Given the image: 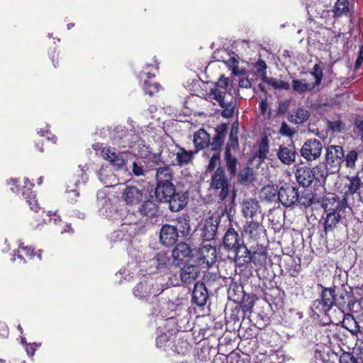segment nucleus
Returning <instances> with one entry per match:
<instances>
[{
    "instance_id": "c756f323",
    "label": "nucleus",
    "mask_w": 363,
    "mask_h": 363,
    "mask_svg": "<svg viewBox=\"0 0 363 363\" xmlns=\"http://www.w3.org/2000/svg\"><path fill=\"white\" fill-rule=\"evenodd\" d=\"M193 142L196 149V152H197L210 146V135L204 129H199L195 132Z\"/></svg>"
},
{
    "instance_id": "9d476101",
    "label": "nucleus",
    "mask_w": 363,
    "mask_h": 363,
    "mask_svg": "<svg viewBox=\"0 0 363 363\" xmlns=\"http://www.w3.org/2000/svg\"><path fill=\"white\" fill-rule=\"evenodd\" d=\"M323 145L320 140L313 138L307 140L300 150L301 155L308 162L317 160L321 155Z\"/></svg>"
},
{
    "instance_id": "aec40b11",
    "label": "nucleus",
    "mask_w": 363,
    "mask_h": 363,
    "mask_svg": "<svg viewBox=\"0 0 363 363\" xmlns=\"http://www.w3.org/2000/svg\"><path fill=\"white\" fill-rule=\"evenodd\" d=\"M215 131L216 134L213 137L212 141H210V147L213 151L218 152L224 143L228 133V125L221 123L216 128Z\"/></svg>"
},
{
    "instance_id": "7c9ffc66",
    "label": "nucleus",
    "mask_w": 363,
    "mask_h": 363,
    "mask_svg": "<svg viewBox=\"0 0 363 363\" xmlns=\"http://www.w3.org/2000/svg\"><path fill=\"white\" fill-rule=\"evenodd\" d=\"M178 151L176 152V164L179 167H184L192 162L194 155L196 152L186 150L184 147L179 145L176 146Z\"/></svg>"
},
{
    "instance_id": "e2e57ef3",
    "label": "nucleus",
    "mask_w": 363,
    "mask_h": 363,
    "mask_svg": "<svg viewBox=\"0 0 363 363\" xmlns=\"http://www.w3.org/2000/svg\"><path fill=\"white\" fill-rule=\"evenodd\" d=\"M147 158L152 163L151 167L159 165L162 162L160 154L150 153V156Z\"/></svg>"
},
{
    "instance_id": "423d86ee",
    "label": "nucleus",
    "mask_w": 363,
    "mask_h": 363,
    "mask_svg": "<svg viewBox=\"0 0 363 363\" xmlns=\"http://www.w3.org/2000/svg\"><path fill=\"white\" fill-rule=\"evenodd\" d=\"M113 143L118 147H132L140 141V135L133 128L116 127L111 133Z\"/></svg>"
},
{
    "instance_id": "4be33fe9",
    "label": "nucleus",
    "mask_w": 363,
    "mask_h": 363,
    "mask_svg": "<svg viewBox=\"0 0 363 363\" xmlns=\"http://www.w3.org/2000/svg\"><path fill=\"white\" fill-rule=\"evenodd\" d=\"M233 254L235 264L239 267L244 266L252 261L251 250H248L244 242L231 252Z\"/></svg>"
},
{
    "instance_id": "37998d69",
    "label": "nucleus",
    "mask_w": 363,
    "mask_h": 363,
    "mask_svg": "<svg viewBox=\"0 0 363 363\" xmlns=\"http://www.w3.org/2000/svg\"><path fill=\"white\" fill-rule=\"evenodd\" d=\"M348 11L347 0H337L333 9L334 17H340L344 14H347Z\"/></svg>"
},
{
    "instance_id": "dca6fc26",
    "label": "nucleus",
    "mask_w": 363,
    "mask_h": 363,
    "mask_svg": "<svg viewBox=\"0 0 363 363\" xmlns=\"http://www.w3.org/2000/svg\"><path fill=\"white\" fill-rule=\"evenodd\" d=\"M179 235L177 231V228L171 225H164L160 232V239L161 243L167 247H170L174 245L179 238Z\"/></svg>"
},
{
    "instance_id": "c03bdc74",
    "label": "nucleus",
    "mask_w": 363,
    "mask_h": 363,
    "mask_svg": "<svg viewBox=\"0 0 363 363\" xmlns=\"http://www.w3.org/2000/svg\"><path fill=\"white\" fill-rule=\"evenodd\" d=\"M263 82L272 86L275 89L289 90L290 88L289 83L276 78L268 77L267 76H264Z\"/></svg>"
},
{
    "instance_id": "052dcab7",
    "label": "nucleus",
    "mask_w": 363,
    "mask_h": 363,
    "mask_svg": "<svg viewBox=\"0 0 363 363\" xmlns=\"http://www.w3.org/2000/svg\"><path fill=\"white\" fill-rule=\"evenodd\" d=\"M189 345L185 341H179L175 345V351L179 354H184L189 350Z\"/></svg>"
},
{
    "instance_id": "4c0bfd02",
    "label": "nucleus",
    "mask_w": 363,
    "mask_h": 363,
    "mask_svg": "<svg viewBox=\"0 0 363 363\" xmlns=\"http://www.w3.org/2000/svg\"><path fill=\"white\" fill-rule=\"evenodd\" d=\"M239 132L238 123L234 122L230 129L229 140L226 145L225 150L236 149L238 147V134Z\"/></svg>"
},
{
    "instance_id": "1a4fd4ad",
    "label": "nucleus",
    "mask_w": 363,
    "mask_h": 363,
    "mask_svg": "<svg viewBox=\"0 0 363 363\" xmlns=\"http://www.w3.org/2000/svg\"><path fill=\"white\" fill-rule=\"evenodd\" d=\"M345 152L340 145H330L326 148L325 161L327 166L333 168V172L338 171L344 162Z\"/></svg>"
},
{
    "instance_id": "774afa93",
    "label": "nucleus",
    "mask_w": 363,
    "mask_h": 363,
    "mask_svg": "<svg viewBox=\"0 0 363 363\" xmlns=\"http://www.w3.org/2000/svg\"><path fill=\"white\" fill-rule=\"evenodd\" d=\"M67 199L69 202H74L79 196V193L76 189H71L67 191Z\"/></svg>"
},
{
    "instance_id": "0e129e2a",
    "label": "nucleus",
    "mask_w": 363,
    "mask_h": 363,
    "mask_svg": "<svg viewBox=\"0 0 363 363\" xmlns=\"http://www.w3.org/2000/svg\"><path fill=\"white\" fill-rule=\"evenodd\" d=\"M289 105H290V101L289 100H285V101H280L279 103V106H278V113H285L289 108Z\"/></svg>"
},
{
    "instance_id": "4d7b16f0",
    "label": "nucleus",
    "mask_w": 363,
    "mask_h": 363,
    "mask_svg": "<svg viewBox=\"0 0 363 363\" xmlns=\"http://www.w3.org/2000/svg\"><path fill=\"white\" fill-rule=\"evenodd\" d=\"M197 358L200 362L203 363L209 362L211 359L209 355V349H201L200 351H199L197 353Z\"/></svg>"
},
{
    "instance_id": "72a5a7b5",
    "label": "nucleus",
    "mask_w": 363,
    "mask_h": 363,
    "mask_svg": "<svg viewBox=\"0 0 363 363\" xmlns=\"http://www.w3.org/2000/svg\"><path fill=\"white\" fill-rule=\"evenodd\" d=\"M310 113L308 110L303 107H299L294 110L289 115V120L295 124H301L307 121Z\"/></svg>"
},
{
    "instance_id": "680f3d73",
    "label": "nucleus",
    "mask_w": 363,
    "mask_h": 363,
    "mask_svg": "<svg viewBox=\"0 0 363 363\" xmlns=\"http://www.w3.org/2000/svg\"><path fill=\"white\" fill-rule=\"evenodd\" d=\"M259 108L261 113L264 116H269L271 115L270 109L268 107V104L267 99H262L259 103Z\"/></svg>"
},
{
    "instance_id": "a878e982",
    "label": "nucleus",
    "mask_w": 363,
    "mask_h": 363,
    "mask_svg": "<svg viewBox=\"0 0 363 363\" xmlns=\"http://www.w3.org/2000/svg\"><path fill=\"white\" fill-rule=\"evenodd\" d=\"M175 191V187L172 182H164L157 184L155 194L158 201L166 202Z\"/></svg>"
},
{
    "instance_id": "5fc2aeb1",
    "label": "nucleus",
    "mask_w": 363,
    "mask_h": 363,
    "mask_svg": "<svg viewBox=\"0 0 363 363\" xmlns=\"http://www.w3.org/2000/svg\"><path fill=\"white\" fill-rule=\"evenodd\" d=\"M220 161V155L218 152H215L211 156L208 164L206 167V172H213L216 168L218 162Z\"/></svg>"
},
{
    "instance_id": "8fccbe9b",
    "label": "nucleus",
    "mask_w": 363,
    "mask_h": 363,
    "mask_svg": "<svg viewBox=\"0 0 363 363\" xmlns=\"http://www.w3.org/2000/svg\"><path fill=\"white\" fill-rule=\"evenodd\" d=\"M362 182L360 179L357 176L352 177L350 179V183L347 186L348 190L346 191V194L352 195L357 192L359 189Z\"/></svg>"
},
{
    "instance_id": "5701e85b",
    "label": "nucleus",
    "mask_w": 363,
    "mask_h": 363,
    "mask_svg": "<svg viewBox=\"0 0 363 363\" xmlns=\"http://www.w3.org/2000/svg\"><path fill=\"white\" fill-rule=\"evenodd\" d=\"M343 328L350 331L352 335H357L363 328V318L360 317H354L351 314H345L342 321Z\"/></svg>"
},
{
    "instance_id": "412c9836",
    "label": "nucleus",
    "mask_w": 363,
    "mask_h": 363,
    "mask_svg": "<svg viewBox=\"0 0 363 363\" xmlns=\"http://www.w3.org/2000/svg\"><path fill=\"white\" fill-rule=\"evenodd\" d=\"M192 256V250L189 247V245L184 242L178 244L172 253V257L173 259L172 264L175 267H179L181 262L184 259L190 257Z\"/></svg>"
},
{
    "instance_id": "4468645a",
    "label": "nucleus",
    "mask_w": 363,
    "mask_h": 363,
    "mask_svg": "<svg viewBox=\"0 0 363 363\" xmlns=\"http://www.w3.org/2000/svg\"><path fill=\"white\" fill-rule=\"evenodd\" d=\"M335 302V306L340 309L343 310L345 306L350 308L354 304L353 294L351 290L348 291L344 284H342L340 287L336 286Z\"/></svg>"
},
{
    "instance_id": "c85d7f7f",
    "label": "nucleus",
    "mask_w": 363,
    "mask_h": 363,
    "mask_svg": "<svg viewBox=\"0 0 363 363\" xmlns=\"http://www.w3.org/2000/svg\"><path fill=\"white\" fill-rule=\"evenodd\" d=\"M242 212L245 218H254L260 212L258 201L253 199L243 201Z\"/></svg>"
},
{
    "instance_id": "6e6d98bb",
    "label": "nucleus",
    "mask_w": 363,
    "mask_h": 363,
    "mask_svg": "<svg viewBox=\"0 0 363 363\" xmlns=\"http://www.w3.org/2000/svg\"><path fill=\"white\" fill-rule=\"evenodd\" d=\"M267 67L266 62L262 60H259L255 65L256 70L260 74L262 81H264V76H267Z\"/></svg>"
},
{
    "instance_id": "3c124183",
    "label": "nucleus",
    "mask_w": 363,
    "mask_h": 363,
    "mask_svg": "<svg viewBox=\"0 0 363 363\" xmlns=\"http://www.w3.org/2000/svg\"><path fill=\"white\" fill-rule=\"evenodd\" d=\"M358 159L357 152L354 150H350L344 157V162L347 168L354 169L355 162Z\"/></svg>"
},
{
    "instance_id": "7ed1b4c3",
    "label": "nucleus",
    "mask_w": 363,
    "mask_h": 363,
    "mask_svg": "<svg viewBox=\"0 0 363 363\" xmlns=\"http://www.w3.org/2000/svg\"><path fill=\"white\" fill-rule=\"evenodd\" d=\"M228 82L229 80L227 77L223 75L220 76L216 87L211 89L208 94L210 99L216 100L218 105L223 108L221 116L225 118H230L233 116L235 108V102L233 99L230 101L225 100V89L228 85Z\"/></svg>"
},
{
    "instance_id": "6e6552de",
    "label": "nucleus",
    "mask_w": 363,
    "mask_h": 363,
    "mask_svg": "<svg viewBox=\"0 0 363 363\" xmlns=\"http://www.w3.org/2000/svg\"><path fill=\"white\" fill-rule=\"evenodd\" d=\"M101 155L104 160L108 161L110 164L118 170L123 169L128 162V157L130 154L127 151L116 152L111 147H105L101 150Z\"/></svg>"
},
{
    "instance_id": "bf43d9fd",
    "label": "nucleus",
    "mask_w": 363,
    "mask_h": 363,
    "mask_svg": "<svg viewBox=\"0 0 363 363\" xmlns=\"http://www.w3.org/2000/svg\"><path fill=\"white\" fill-rule=\"evenodd\" d=\"M279 133L285 136H292L295 133L294 130L286 122H282Z\"/></svg>"
},
{
    "instance_id": "c9c22d12",
    "label": "nucleus",
    "mask_w": 363,
    "mask_h": 363,
    "mask_svg": "<svg viewBox=\"0 0 363 363\" xmlns=\"http://www.w3.org/2000/svg\"><path fill=\"white\" fill-rule=\"evenodd\" d=\"M340 220V215L336 211L327 214L324 222V231L325 234L332 230Z\"/></svg>"
},
{
    "instance_id": "58836bf2",
    "label": "nucleus",
    "mask_w": 363,
    "mask_h": 363,
    "mask_svg": "<svg viewBox=\"0 0 363 363\" xmlns=\"http://www.w3.org/2000/svg\"><path fill=\"white\" fill-rule=\"evenodd\" d=\"M24 183L26 186L23 189L22 195L26 199V202L30 206V208L36 211L38 208V205L37 203V201L35 200L34 194L31 191L30 188L29 186H27L28 184L29 183L28 179H26Z\"/></svg>"
},
{
    "instance_id": "e433bc0d",
    "label": "nucleus",
    "mask_w": 363,
    "mask_h": 363,
    "mask_svg": "<svg viewBox=\"0 0 363 363\" xmlns=\"http://www.w3.org/2000/svg\"><path fill=\"white\" fill-rule=\"evenodd\" d=\"M155 178L157 182V184L172 182V174L171 168L168 166L157 168L155 174Z\"/></svg>"
},
{
    "instance_id": "473e14b6",
    "label": "nucleus",
    "mask_w": 363,
    "mask_h": 363,
    "mask_svg": "<svg viewBox=\"0 0 363 363\" xmlns=\"http://www.w3.org/2000/svg\"><path fill=\"white\" fill-rule=\"evenodd\" d=\"M190 218L187 215H182L177 218V225L174 228H177V231L178 234H181L182 237L188 236L191 233V226H190Z\"/></svg>"
},
{
    "instance_id": "49530a36",
    "label": "nucleus",
    "mask_w": 363,
    "mask_h": 363,
    "mask_svg": "<svg viewBox=\"0 0 363 363\" xmlns=\"http://www.w3.org/2000/svg\"><path fill=\"white\" fill-rule=\"evenodd\" d=\"M252 169L250 167H245L240 171L238 174V182L240 184H247L252 180Z\"/></svg>"
},
{
    "instance_id": "393cba45",
    "label": "nucleus",
    "mask_w": 363,
    "mask_h": 363,
    "mask_svg": "<svg viewBox=\"0 0 363 363\" xmlns=\"http://www.w3.org/2000/svg\"><path fill=\"white\" fill-rule=\"evenodd\" d=\"M208 298V294L204 283L200 281L195 283L192 293V301L199 306H203L206 303Z\"/></svg>"
},
{
    "instance_id": "f8f14e48",
    "label": "nucleus",
    "mask_w": 363,
    "mask_h": 363,
    "mask_svg": "<svg viewBox=\"0 0 363 363\" xmlns=\"http://www.w3.org/2000/svg\"><path fill=\"white\" fill-rule=\"evenodd\" d=\"M171 264L169 256L163 252H157L155 256L148 261L150 272H164Z\"/></svg>"
},
{
    "instance_id": "2f4dec72",
    "label": "nucleus",
    "mask_w": 363,
    "mask_h": 363,
    "mask_svg": "<svg viewBox=\"0 0 363 363\" xmlns=\"http://www.w3.org/2000/svg\"><path fill=\"white\" fill-rule=\"evenodd\" d=\"M231 150H225L224 160L225 162V167L228 172L229 176L231 177H235L238 172V160L236 157L233 156Z\"/></svg>"
},
{
    "instance_id": "a18cd8bd",
    "label": "nucleus",
    "mask_w": 363,
    "mask_h": 363,
    "mask_svg": "<svg viewBox=\"0 0 363 363\" xmlns=\"http://www.w3.org/2000/svg\"><path fill=\"white\" fill-rule=\"evenodd\" d=\"M269 152V143L267 138H263L259 144L258 150L255 152V155L259 157L261 160L267 158V155Z\"/></svg>"
},
{
    "instance_id": "a211bd4d",
    "label": "nucleus",
    "mask_w": 363,
    "mask_h": 363,
    "mask_svg": "<svg viewBox=\"0 0 363 363\" xmlns=\"http://www.w3.org/2000/svg\"><path fill=\"white\" fill-rule=\"evenodd\" d=\"M243 240L239 233L233 228H230L225 232L223 245L224 248L228 252H232L237 247L242 244Z\"/></svg>"
},
{
    "instance_id": "79ce46f5",
    "label": "nucleus",
    "mask_w": 363,
    "mask_h": 363,
    "mask_svg": "<svg viewBox=\"0 0 363 363\" xmlns=\"http://www.w3.org/2000/svg\"><path fill=\"white\" fill-rule=\"evenodd\" d=\"M315 86L313 84L307 83L306 79H294L292 81L294 91L300 94L311 91Z\"/></svg>"
},
{
    "instance_id": "20e7f679",
    "label": "nucleus",
    "mask_w": 363,
    "mask_h": 363,
    "mask_svg": "<svg viewBox=\"0 0 363 363\" xmlns=\"http://www.w3.org/2000/svg\"><path fill=\"white\" fill-rule=\"evenodd\" d=\"M209 190L212 191L214 196L221 202L229 196L231 191V181L223 167H218L212 173Z\"/></svg>"
},
{
    "instance_id": "864d4df0",
    "label": "nucleus",
    "mask_w": 363,
    "mask_h": 363,
    "mask_svg": "<svg viewBox=\"0 0 363 363\" xmlns=\"http://www.w3.org/2000/svg\"><path fill=\"white\" fill-rule=\"evenodd\" d=\"M311 73L315 79V82L313 84L315 86L319 85L323 77L322 69L320 67L319 65L315 64Z\"/></svg>"
},
{
    "instance_id": "0eeeda50",
    "label": "nucleus",
    "mask_w": 363,
    "mask_h": 363,
    "mask_svg": "<svg viewBox=\"0 0 363 363\" xmlns=\"http://www.w3.org/2000/svg\"><path fill=\"white\" fill-rule=\"evenodd\" d=\"M318 286L322 289L320 298L315 300L313 306L318 312L326 314L333 306H335L336 286L334 285L331 287H325L321 284Z\"/></svg>"
},
{
    "instance_id": "ea45409f",
    "label": "nucleus",
    "mask_w": 363,
    "mask_h": 363,
    "mask_svg": "<svg viewBox=\"0 0 363 363\" xmlns=\"http://www.w3.org/2000/svg\"><path fill=\"white\" fill-rule=\"evenodd\" d=\"M146 161L142 158H137L133 162L130 168L132 173L136 177L144 176L148 172L145 167Z\"/></svg>"
},
{
    "instance_id": "338daca9",
    "label": "nucleus",
    "mask_w": 363,
    "mask_h": 363,
    "mask_svg": "<svg viewBox=\"0 0 363 363\" xmlns=\"http://www.w3.org/2000/svg\"><path fill=\"white\" fill-rule=\"evenodd\" d=\"M125 236V233L123 230H116L114 231L111 237V239L113 240L114 242L121 241L123 240Z\"/></svg>"
},
{
    "instance_id": "f704fd0d",
    "label": "nucleus",
    "mask_w": 363,
    "mask_h": 363,
    "mask_svg": "<svg viewBox=\"0 0 363 363\" xmlns=\"http://www.w3.org/2000/svg\"><path fill=\"white\" fill-rule=\"evenodd\" d=\"M245 232L254 241H257L263 233V227L257 222H250L245 227Z\"/></svg>"
},
{
    "instance_id": "ddd939ff",
    "label": "nucleus",
    "mask_w": 363,
    "mask_h": 363,
    "mask_svg": "<svg viewBox=\"0 0 363 363\" xmlns=\"http://www.w3.org/2000/svg\"><path fill=\"white\" fill-rule=\"evenodd\" d=\"M200 274V267L198 265L186 264L179 269L181 284L189 286L198 279Z\"/></svg>"
},
{
    "instance_id": "f03ea898",
    "label": "nucleus",
    "mask_w": 363,
    "mask_h": 363,
    "mask_svg": "<svg viewBox=\"0 0 363 363\" xmlns=\"http://www.w3.org/2000/svg\"><path fill=\"white\" fill-rule=\"evenodd\" d=\"M163 291V287L152 277H145L133 288V295L138 300L150 304L158 303L157 296Z\"/></svg>"
},
{
    "instance_id": "603ef678",
    "label": "nucleus",
    "mask_w": 363,
    "mask_h": 363,
    "mask_svg": "<svg viewBox=\"0 0 363 363\" xmlns=\"http://www.w3.org/2000/svg\"><path fill=\"white\" fill-rule=\"evenodd\" d=\"M160 85L158 83H150L147 80L145 82L143 89L145 93L152 96L155 93L159 91Z\"/></svg>"
},
{
    "instance_id": "a19ab883",
    "label": "nucleus",
    "mask_w": 363,
    "mask_h": 363,
    "mask_svg": "<svg viewBox=\"0 0 363 363\" xmlns=\"http://www.w3.org/2000/svg\"><path fill=\"white\" fill-rule=\"evenodd\" d=\"M223 55H228L225 50H217L213 54V57L216 58L218 61L225 62L227 66L230 69H233V67H235L238 65L239 62L237 59L230 57L228 60H226Z\"/></svg>"
},
{
    "instance_id": "f257e3e1",
    "label": "nucleus",
    "mask_w": 363,
    "mask_h": 363,
    "mask_svg": "<svg viewBox=\"0 0 363 363\" xmlns=\"http://www.w3.org/2000/svg\"><path fill=\"white\" fill-rule=\"evenodd\" d=\"M278 199L285 207H292L294 205L309 206L312 204L314 196L311 191L304 189L301 193L297 187L285 184L278 191Z\"/></svg>"
},
{
    "instance_id": "cd10ccee",
    "label": "nucleus",
    "mask_w": 363,
    "mask_h": 363,
    "mask_svg": "<svg viewBox=\"0 0 363 363\" xmlns=\"http://www.w3.org/2000/svg\"><path fill=\"white\" fill-rule=\"evenodd\" d=\"M201 259L208 267H211L216 262V249L211 245H204L200 248Z\"/></svg>"
},
{
    "instance_id": "9b49d317",
    "label": "nucleus",
    "mask_w": 363,
    "mask_h": 363,
    "mask_svg": "<svg viewBox=\"0 0 363 363\" xmlns=\"http://www.w3.org/2000/svg\"><path fill=\"white\" fill-rule=\"evenodd\" d=\"M220 220L218 215H213L205 220L201 228V237L203 240L211 241L215 238Z\"/></svg>"
},
{
    "instance_id": "69168bd1",
    "label": "nucleus",
    "mask_w": 363,
    "mask_h": 363,
    "mask_svg": "<svg viewBox=\"0 0 363 363\" xmlns=\"http://www.w3.org/2000/svg\"><path fill=\"white\" fill-rule=\"evenodd\" d=\"M355 133L363 138V121H356L354 124Z\"/></svg>"
},
{
    "instance_id": "bb28decb",
    "label": "nucleus",
    "mask_w": 363,
    "mask_h": 363,
    "mask_svg": "<svg viewBox=\"0 0 363 363\" xmlns=\"http://www.w3.org/2000/svg\"><path fill=\"white\" fill-rule=\"evenodd\" d=\"M252 261L255 264L262 266L267 262V250L262 245L257 243L255 247H251Z\"/></svg>"
},
{
    "instance_id": "09e8293b",
    "label": "nucleus",
    "mask_w": 363,
    "mask_h": 363,
    "mask_svg": "<svg viewBox=\"0 0 363 363\" xmlns=\"http://www.w3.org/2000/svg\"><path fill=\"white\" fill-rule=\"evenodd\" d=\"M327 129L333 133H342L345 129V125L340 120L331 121H326Z\"/></svg>"
},
{
    "instance_id": "6ab92c4d",
    "label": "nucleus",
    "mask_w": 363,
    "mask_h": 363,
    "mask_svg": "<svg viewBox=\"0 0 363 363\" xmlns=\"http://www.w3.org/2000/svg\"><path fill=\"white\" fill-rule=\"evenodd\" d=\"M143 191L135 186H127L123 191L122 199L128 205L138 203L142 201Z\"/></svg>"
},
{
    "instance_id": "f3484780",
    "label": "nucleus",
    "mask_w": 363,
    "mask_h": 363,
    "mask_svg": "<svg viewBox=\"0 0 363 363\" xmlns=\"http://www.w3.org/2000/svg\"><path fill=\"white\" fill-rule=\"evenodd\" d=\"M189 200V193L175 191L166 202L169 203V209L172 212H178L184 208Z\"/></svg>"
},
{
    "instance_id": "39448f33",
    "label": "nucleus",
    "mask_w": 363,
    "mask_h": 363,
    "mask_svg": "<svg viewBox=\"0 0 363 363\" xmlns=\"http://www.w3.org/2000/svg\"><path fill=\"white\" fill-rule=\"evenodd\" d=\"M328 177V171L323 167H315L313 169L303 166L296 169L295 177L298 184L303 187H308L315 180L320 184H324Z\"/></svg>"
},
{
    "instance_id": "b1692460",
    "label": "nucleus",
    "mask_w": 363,
    "mask_h": 363,
    "mask_svg": "<svg viewBox=\"0 0 363 363\" xmlns=\"http://www.w3.org/2000/svg\"><path fill=\"white\" fill-rule=\"evenodd\" d=\"M138 211L143 216L156 218L160 216V206L153 199H147L141 204Z\"/></svg>"
},
{
    "instance_id": "2eb2a0df",
    "label": "nucleus",
    "mask_w": 363,
    "mask_h": 363,
    "mask_svg": "<svg viewBox=\"0 0 363 363\" xmlns=\"http://www.w3.org/2000/svg\"><path fill=\"white\" fill-rule=\"evenodd\" d=\"M277 156L279 160L286 165H291L296 162L297 152L294 145L289 144L287 145H279L277 151Z\"/></svg>"
},
{
    "instance_id": "de8ad7c7",
    "label": "nucleus",
    "mask_w": 363,
    "mask_h": 363,
    "mask_svg": "<svg viewBox=\"0 0 363 363\" xmlns=\"http://www.w3.org/2000/svg\"><path fill=\"white\" fill-rule=\"evenodd\" d=\"M255 306L253 297L248 294H244L241 301L240 307L244 313H251Z\"/></svg>"
},
{
    "instance_id": "13d9d810",
    "label": "nucleus",
    "mask_w": 363,
    "mask_h": 363,
    "mask_svg": "<svg viewBox=\"0 0 363 363\" xmlns=\"http://www.w3.org/2000/svg\"><path fill=\"white\" fill-rule=\"evenodd\" d=\"M150 148L141 143L138 144V154L140 158L146 159L150 156Z\"/></svg>"
}]
</instances>
